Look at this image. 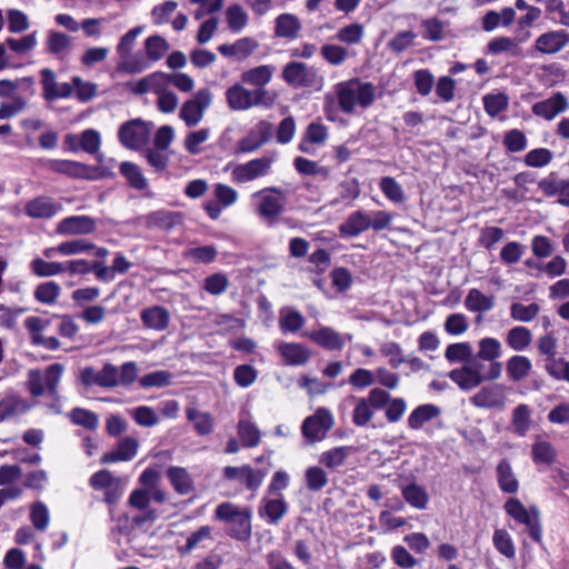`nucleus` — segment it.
<instances>
[{
    "label": "nucleus",
    "instance_id": "obj_1",
    "mask_svg": "<svg viewBox=\"0 0 569 569\" xmlns=\"http://www.w3.org/2000/svg\"><path fill=\"white\" fill-rule=\"evenodd\" d=\"M482 360L476 356L463 363L459 368L452 369L448 377L462 390L469 391L479 387L482 382L493 381L501 377L502 363L485 365Z\"/></svg>",
    "mask_w": 569,
    "mask_h": 569
},
{
    "label": "nucleus",
    "instance_id": "obj_2",
    "mask_svg": "<svg viewBox=\"0 0 569 569\" xmlns=\"http://www.w3.org/2000/svg\"><path fill=\"white\" fill-rule=\"evenodd\" d=\"M340 110L346 114H352L356 107L369 108L376 99V87L371 82H363L359 78H352L335 86Z\"/></svg>",
    "mask_w": 569,
    "mask_h": 569
},
{
    "label": "nucleus",
    "instance_id": "obj_3",
    "mask_svg": "<svg viewBox=\"0 0 569 569\" xmlns=\"http://www.w3.org/2000/svg\"><path fill=\"white\" fill-rule=\"evenodd\" d=\"M214 517L228 525L227 535L232 539L241 542L250 540L252 512L249 508L241 509L231 502H223L217 506Z\"/></svg>",
    "mask_w": 569,
    "mask_h": 569
},
{
    "label": "nucleus",
    "instance_id": "obj_4",
    "mask_svg": "<svg viewBox=\"0 0 569 569\" xmlns=\"http://www.w3.org/2000/svg\"><path fill=\"white\" fill-rule=\"evenodd\" d=\"M278 98L270 90H249L240 83H234L226 90V100L230 110L243 111L252 107L271 108Z\"/></svg>",
    "mask_w": 569,
    "mask_h": 569
},
{
    "label": "nucleus",
    "instance_id": "obj_5",
    "mask_svg": "<svg viewBox=\"0 0 569 569\" xmlns=\"http://www.w3.org/2000/svg\"><path fill=\"white\" fill-rule=\"evenodd\" d=\"M254 211L259 218L273 227L287 206V196L280 188L267 187L252 194Z\"/></svg>",
    "mask_w": 569,
    "mask_h": 569
},
{
    "label": "nucleus",
    "instance_id": "obj_6",
    "mask_svg": "<svg viewBox=\"0 0 569 569\" xmlns=\"http://www.w3.org/2000/svg\"><path fill=\"white\" fill-rule=\"evenodd\" d=\"M63 369V365L57 362L47 367L44 375L40 369L29 370L28 380L26 382L29 392L33 397H41L47 390L48 395L54 401H59L60 396L58 392V386L61 380Z\"/></svg>",
    "mask_w": 569,
    "mask_h": 569
},
{
    "label": "nucleus",
    "instance_id": "obj_7",
    "mask_svg": "<svg viewBox=\"0 0 569 569\" xmlns=\"http://www.w3.org/2000/svg\"><path fill=\"white\" fill-rule=\"evenodd\" d=\"M505 511L515 521L526 526L529 537L536 541H541L540 513L536 506L527 509L517 498H510L505 502Z\"/></svg>",
    "mask_w": 569,
    "mask_h": 569
},
{
    "label": "nucleus",
    "instance_id": "obj_8",
    "mask_svg": "<svg viewBox=\"0 0 569 569\" xmlns=\"http://www.w3.org/2000/svg\"><path fill=\"white\" fill-rule=\"evenodd\" d=\"M211 101L212 93L208 88L198 90L192 99L187 100L180 109V118L184 121L186 126H197L201 121L204 110L211 104Z\"/></svg>",
    "mask_w": 569,
    "mask_h": 569
},
{
    "label": "nucleus",
    "instance_id": "obj_9",
    "mask_svg": "<svg viewBox=\"0 0 569 569\" xmlns=\"http://www.w3.org/2000/svg\"><path fill=\"white\" fill-rule=\"evenodd\" d=\"M150 129L147 122L141 119H133L124 122L118 132L120 142L128 149L138 150L147 144Z\"/></svg>",
    "mask_w": 569,
    "mask_h": 569
},
{
    "label": "nucleus",
    "instance_id": "obj_10",
    "mask_svg": "<svg viewBox=\"0 0 569 569\" xmlns=\"http://www.w3.org/2000/svg\"><path fill=\"white\" fill-rule=\"evenodd\" d=\"M333 426L332 415L328 409L320 408L315 415L305 419L301 432L309 442L322 440Z\"/></svg>",
    "mask_w": 569,
    "mask_h": 569
},
{
    "label": "nucleus",
    "instance_id": "obj_11",
    "mask_svg": "<svg viewBox=\"0 0 569 569\" xmlns=\"http://www.w3.org/2000/svg\"><path fill=\"white\" fill-rule=\"evenodd\" d=\"M142 31L143 27L137 26L120 38V41L117 46V52L121 58V61L117 66V69L119 71H123L127 73H137L142 71V68L138 63H133L128 60L131 54L132 48L136 43V40Z\"/></svg>",
    "mask_w": 569,
    "mask_h": 569
},
{
    "label": "nucleus",
    "instance_id": "obj_12",
    "mask_svg": "<svg viewBox=\"0 0 569 569\" xmlns=\"http://www.w3.org/2000/svg\"><path fill=\"white\" fill-rule=\"evenodd\" d=\"M282 79L293 88H305L313 86L317 73L303 62L291 61L283 67Z\"/></svg>",
    "mask_w": 569,
    "mask_h": 569
},
{
    "label": "nucleus",
    "instance_id": "obj_13",
    "mask_svg": "<svg viewBox=\"0 0 569 569\" xmlns=\"http://www.w3.org/2000/svg\"><path fill=\"white\" fill-rule=\"evenodd\" d=\"M97 230V220L89 216H70L63 218L56 227L60 236H87Z\"/></svg>",
    "mask_w": 569,
    "mask_h": 569
},
{
    "label": "nucleus",
    "instance_id": "obj_14",
    "mask_svg": "<svg viewBox=\"0 0 569 569\" xmlns=\"http://www.w3.org/2000/svg\"><path fill=\"white\" fill-rule=\"evenodd\" d=\"M273 161L274 153L250 160L244 164H239L233 169V178L239 182L252 181L259 177L266 176Z\"/></svg>",
    "mask_w": 569,
    "mask_h": 569
},
{
    "label": "nucleus",
    "instance_id": "obj_15",
    "mask_svg": "<svg viewBox=\"0 0 569 569\" xmlns=\"http://www.w3.org/2000/svg\"><path fill=\"white\" fill-rule=\"evenodd\" d=\"M529 37V31H527L520 39L505 36L496 37L488 42L486 47V53L500 54L505 52L513 58L523 57V51L522 48L520 47V43L522 41H526Z\"/></svg>",
    "mask_w": 569,
    "mask_h": 569
},
{
    "label": "nucleus",
    "instance_id": "obj_16",
    "mask_svg": "<svg viewBox=\"0 0 569 569\" xmlns=\"http://www.w3.org/2000/svg\"><path fill=\"white\" fill-rule=\"evenodd\" d=\"M470 402L477 408H502L506 402L503 387L501 385L485 386L470 398Z\"/></svg>",
    "mask_w": 569,
    "mask_h": 569
},
{
    "label": "nucleus",
    "instance_id": "obj_17",
    "mask_svg": "<svg viewBox=\"0 0 569 569\" xmlns=\"http://www.w3.org/2000/svg\"><path fill=\"white\" fill-rule=\"evenodd\" d=\"M568 109V100L561 92L553 93L550 98L538 101L531 107L535 116L546 120H552L557 114Z\"/></svg>",
    "mask_w": 569,
    "mask_h": 569
},
{
    "label": "nucleus",
    "instance_id": "obj_18",
    "mask_svg": "<svg viewBox=\"0 0 569 569\" xmlns=\"http://www.w3.org/2000/svg\"><path fill=\"white\" fill-rule=\"evenodd\" d=\"M569 43V33L565 30L548 31L540 34L535 42L537 51L543 54H555Z\"/></svg>",
    "mask_w": 569,
    "mask_h": 569
},
{
    "label": "nucleus",
    "instance_id": "obj_19",
    "mask_svg": "<svg viewBox=\"0 0 569 569\" xmlns=\"http://www.w3.org/2000/svg\"><path fill=\"white\" fill-rule=\"evenodd\" d=\"M50 169L57 173L77 179H93L97 168L72 160H52Z\"/></svg>",
    "mask_w": 569,
    "mask_h": 569
},
{
    "label": "nucleus",
    "instance_id": "obj_20",
    "mask_svg": "<svg viewBox=\"0 0 569 569\" xmlns=\"http://www.w3.org/2000/svg\"><path fill=\"white\" fill-rule=\"evenodd\" d=\"M226 480H236L243 483L247 489L256 490L262 482L263 475L256 472L249 465L241 467L228 466L222 471Z\"/></svg>",
    "mask_w": 569,
    "mask_h": 569
},
{
    "label": "nucleus",
    "instance_id": "obj_21",
    "mask_svg": "<svg viewBox=\"0 0 569 569\" xmlns=\"http://www.w3.org/2000/svg\"><path fill=\"white\" fill-rule=\"evenodd\" d=\"M42 76V87H43V97L47 101H53L59 98H68L73 92V86L70 83H58L56 81L54 72L49 69L41 70Z\"/></svg>",
    "mask_w": 569,
    "mask_h": 569
},
{
    "label": "nucleus",
    "instance_id": "obj_22",
    "mask_svg": "<svg viewBox=\"0 0 569 569\" xmlns=\"http://www.w3.org/2000/svg\"><path fill=\"white\" fill-rule=\"evenodd\" d=\"M139 441L132 437H123L117 443V447L106 452L100 462L102 465L114 463L119 461H130L137 455Z\"/></svg>",
    "mask_w": 569,
    "mask_h": 569
},
{
    "label": "nucleus",
    "instance_id": "obj_23",
    "mask_svg": "<svg viewBox=\"0 0 569 569\" xmlns=\"http://www.w3.org/2000/svg\"><path fill=\"white\" fill-rule=\"evenodd\" d=\"M303 336H308L310 340L327 350H341L346 339L351 340L350 335L342 336L329 327H322L311 333H303Z\"/></svg>",
    "mask_w": 569,
    "mask_h": 569
},
{
    "label": "nucleus",
    "instance_id": "obj_24",
    "mask_svg": "<svg viewBox=\"0 0 569 569\" xmlns=\"http://www.w3.org/2000/svg\"><path fill=\"white\" fill-rule=\"evenodd\" d=\"M61 209V203L44 196L37 197L26 204V213L34 219H50Z\"/></svg>",
    "mask_w": 569,
    "mask_h": 569
},
{
    "label": "nucleus",
    "instance_id": "obj_25",
    "mask_svg": "<svg viewBox=\"0 0 569 569\" xmlns=\"http://www.w3.org/2000/svg\"><path fill=\"white\" fill-rule=\"evenodd\" d=\"M371 218L365 211L358 210L348 216L339 226L341 237H357L370 228Z\"/></svg>",
    "mask_w": 569,
    "mask_h": 569
},
{
    "label": "nucleus",
    "instance_id": "obj_26",
    "mask_svg": "<svg viewBox=\"0 0 569 569\" xmlns=\"http://www.w3.org/2000/svg\"><path fill=\"white\" fill-rule=\"evenodd\" d=\"M258 511L269 523L277 525L287 513L288 505L282 495L278 498H263Z\"/></svg>",
    "mask_w": 569,
    "mask_h": 569
},
{
    "label": "nucleus",
    "instance_id": "obj_27",
    "mask_svg": "<svg viewBox=\"0 0 569 569\" xmlns=\"http://www.w3.org/2000/svg\"><path fill=\"white\" fill-rule=\"evenodd\" d=\"M274 69L269 64L258 66L243 71L240 74V80L244 84L254 87L253 90H267L266 86L271 81Z\"/></svg>",
    "mask_w": 569,
    "mask_h": 569
},
{
    "label": "nucleus",
    "instance_id": "obj_28",
    "mask_svg": "<svg viewBox=\"0 0 569 569\" xmlns=\"http://www.w3.org/2000/svg\"><path fill=\"white\" fill-rule=\"evenodd\" d=\"M259 43L253 38H241L232 44L223 43L218 47V51L226 58L246 59L253 53Z\"/></svg>",
    "mask_w": 569,
    "mask_h": 569
},
{
    "label": "nucleus",
    "instance_id": "obj_29",
    "mask_svg": "<svg viewBox=\"0 0 569 569\" xmlns=\"http://www.w3.org/2000/svg\"><path fill=\"white\" fill-rule=\"evenodd\" d=\"M140 318L146 328L157 331L166 330L170 322V313L162 306H152L143 309Z\"/></svg>",
    "mask_w": 569,
    "mask_h": 569
},
{
    "label": "nucleus",
    "instance_id": "obj_30",
    "mask_svg": "<svg viewBox=\"0 0 569 569\" xmlns=\"http://www.w3.org/2000/svg\"><path fill=\"white\" fill-rule=\"evenodd\" d=\"M278 351L289 366L305 365L311 357L310 350L301 343L281 342Z\"/></svg>",
    "mask_w": 569,
    "mask_h": 569
},
{
    "label": "nucleus",
    "instance_id": "obj_31",
    "mask_svg": "<svg viewBox=\"0 0 569 569\" xmlns=\"http://www.w3.org/2000/svg\"><path fill=\"white\" fill-rule=\"evenodd\" d=\"M182 222L180 212L159 210L151 212L146 218L148 228H159L161 230H171Z\"/></svg>",
    "mask_w": 569,
    "mask_h": 569
},
{
    "label": "nucleus",
    "instance_id": "obj_32",
    "mask_svg": "<svg viewBox=\"0 0 569 569\" xmlns=\"http://www.w3.org/2000/svg\"><path fill=\"white\" fill-rule=\"evenodd\" d=\"M167 477L179 495H189L193 491V480L190 473L181 467H169Z\"/></svg>",
    "mask_w": 569,
    "mask_h": 569
},
{
    "label": "nucleus",
    "instance_id": "obj_33",
    "mask_svg": "<svg viewBox=\"0 0 569 569\" xmlns=\"http://www.w3.org/2000/svg\"><path fill=\"white\" fill-rule=\"evenodd\" d=\"M300 30V20L295 14L282 13L276 19L274 33L277 37L296 39Z\"/></svg>",
    "mask_w": 569,
    "mask_h": 569
},
{
    "label": "nucleus",
    "instance_id": "obj_34",
    "mask_svg": "<svg viewBox=\"0 0 569 569\" xmlns=\"http://www.w3.org/2000/svg\"><path fill=\"white\" fill-rule=\"evenodd\" d=\"M497 480L499 488L506 493H516L519 489V482L507 459H502L497 466Z\"/></svg>",
    "mask_w": 569,
    "mask_h": 569
},
{
    "label": "nucleus",
    "instance_id": "obj_35",
    "mask_svg": "<svg viewBox=\"0 0 569 569\" xmlns=\"http://www.w3.org/2000/svg\"><path fill=\"white\" fill-rule=\"evenodd\" d=\"M440 415V409L436 405L427 403L418 406L408 418V426L413 430L422 428V426L437 418Z\"/></svg>",
    "mask_w": 569,
    "mask_h": 569
},
{
    "label": "nucleus",
    "instance_id": "obj_36",
    "mask_svg": "<svg viewBox=\"0 0 569 569\" xmlns=\"http://www.w3.org/2000/svg\"><path fill=\"white\" fill-rule=\"evenodd\" d=\"M186 413L187 419L193 423V428L198 435L207 436L213 431L214 420L209 412L199 411L196 408H188Z\"/></svg>",
    "mask_w": 569,
    "mask_h": 569
},
{
    "label": "nucleus",
    "instance_id": "obj_37",
    "mask_svg": "<svg viewBox=\"0 0 569 569\" xmlns=\"http://www.w3.org/2000/svg\"><path fill=\"white\" fill-rule=\"evenodd\" d=\"M403 499L413 508L423 510L427 508L429 496L426 489L418 486L416 482H411L408 486L401 488Z\"/></svg>",
    "mask_w": 569,
    "mask_h": 569
},
{
    "label": "nucleus",
    "instance_id": "obj_38",
    "mask_svg": "<svg viewBox=\"0 0 569 569\" xmlns=\"http://www.w3.org/2000/svg\"><path fill=\"white\" fill-rule=\"evenodd\" d=\"M532 365L529 358L525 356H512L506 365L508 377L512 381L525 379L531 371Z\"/></svg>",
    "mask_w": 569,
    "mask_h": 569
},
{
    "label": "nucleus",
    "instance_id": "obj_39",
    "mask_svg": "<svg viewBox=\"0 0 569 569\" xmlns=\"http://www.w3.org/2000/svg\"><path fill=\"white\" fill-rule=\"evenodd\" d=\"M352 451V447H335L323 451L319 457V462L328 469L335 470L345 465L347 457Z\"/></svg>",
    "mask_w": 569,
    "mask_h": 569
},
{
    "label": "nucleus",
    "instance_id": "obj_40",
    "mask_svg": "<svg viewBox=\"0 0 569 569\" xmlns=\"http://www.w3.org/2000/svg\"><path fill=\"white\" fill-rule=\"evenodd\" d=\"M478 352L476 357L487 360L490 363H501L498 359L501 357V343L496 338H483L478 342Z\"/></svg>",
    "mask_w": 569,
    "mask_h": 569
},
{
    "label": "nucleus",
    "instance_id": "obj_41",
    "mask_svg": "<svg viewBox=\"0 0 569 569\" xmlns=\"http://www.w3.org/2000/svg\"><path fill=\"white\" fill-rule=\"evenodd\" d=\"M120 172L127 179L129 186L136 190H144L148 181L141 169L133 162L124 161L120 164Z\"/></svg>",
    "mask_w": 569,
    "mask_h": 569
},
{
    "label": "nucleus",
    "instance_id": "obj_42",
    "mask_svg": "<svg viewBox=\"0 0 569 569\" xmlns=\"http://www.w3.org/2000/svg\"><path fill=\"white\" fill-rule=\"evenodd\" d=\"M466 308L472 312H485L492 309L495 298L483 295L480 290L473 288L468 292L465 300Z\"/></svg>",
    "mask_w": 569,
    "mask_h": 569
},
{
    "label": "nucleus",
    "instance_id": "obj_43",
    "mask_svg": "<svg viewBox=\"0 0 569 569\" xmlns=\"http://www.w3.org/2000/svg\"><path fill=\"white\" fill-rule=\"evenodd\" d=\"M69 419L76 426H80L87 430H96L99 426V417L91 410L80 407L73 408L68 413Z\"/></svg>",
    "mask_w": 569,
    "mask_h": 569
},
{
    "label": "nucleus",
    "instance_id": "obj_44",
    "mask_svg": "<svg viewBox=\"0 0 569 569\" xmlns=\"http://www.w3.org/2000/svg\"><path fill=\"white\" fill-rule=\"evenodd\" d=\"M61 293V287L54 281L38 284L34 289V299L42 305H54Z\"/></svg>",
    "mask_w": 569,
    "mask_h": 569
},
{
    "label": "nucleus",
    "instance_id": "obj_45",
    "mask_svg": "<svg viewBox=\"0 0 569 569\" xmlns=\"http://www.w3.org/2000/svg\"><path fill=\"white\" fill-rule=\"evenodd\" d=\"M532 460L537 465H552L557 458V451L549 441H536L531 448Z\"/></svg>",
    "mask_w": 569,
    "mask_h": 569
},
{
    "label": "nucleus",
    "instance_id": "obj_46",
    "mask_svg": "<svg viewBox=\"0 0 569 569\" xmlns=\"http://www.w3.org/2000/svg\"><path fill=\"white\" fill-rule=\"evenodd\" d=\"M306 487L311 492L321 491L329 482L327 472L319 466H312L305 471Z\"/></svg>",
    "mask_w": 569,
    "mask_h": 569
},
{
    "label": "nucleus",
    "instance_id": "obj_47",
    "mask_svg": "<svg viewBox=\"0 0 569 569\" xmlns=\"http://www.w3.org/2000/svg\"><path fill=\"white\" fill-rule=\"evenodd\" d=\"M29 406L18 396L10 395L0 400V421L13 415L28 411Z\"/></svg>",
    "mask_w": 569,
    "mask_h": 569
},
{
    "label": "nucleus",
    "instance_id": "obj_48",
    "mask_svg": "<svg viewBox=\"0 0 569 569\" xmlns=\"http://www.w3.org/2000/svg\"><path fill=\"white\" fill-rule=\"evenodd\" d=\"M211 527L209 526H201L198 530L190 533V536L187 538V541L183 546H179L177 548V551L180 556H187L189 555L193 549L199 547L201 542L204 540L212 539L211 537Z\"/></svg>",
    "mask_w": 569,
    "mask_h": 569
},
{
    "label": "nucleus",
    "instance_id": "obj_49",
    "mask_svg": "<svg viewBox=\"0 0 569 569\" xmlns=\"http://www.w3.org/2000/svg\"><path fill=\"white\" fill-rule=\"evenodd\" d=\"M303 316L291 309H282L280 311L279 327L283 332H297L305 326Z\"/></svg>",
    "mask_w": 569,
    "mask_h": 569
},
{
    "label": "nucleus",
    "instance_id": "obj_50",
    "mask_svg": "<svg viewBox=\"0 0 569 569\" xmlns=\"http://www.w3.org/2000/svg\"><path fill=\"white\" fill-rule=\"evenodd\" d=\"M473 356L472 347L469 342H457L451 343L445 351V358L451 362H463L467 363Z\"/></svg>",
    "mask_w": 569,
    "mask_h": 569
},
{
    "label": "nucleus",
    "instance_id": "obj_51",
    "mask_svg": "<svg viewBox=\"0 0 569 569\" xmlns=\"http://www.w3.org/2000/svg\"><path fill=\"white\" fill-rule=\"evenodd\" d=\"M226 20L232 32H240L248 24L249 16L240 4H232L226 11Z\"/></svg>",
    "mask_w": 569,
    "mask_h": 569
},
{
    "label": "nucleus",
    "instance_id": "obj_52",
    "mask_svg": "<svg viewBox=\"0 0 569 569\" xmlns=\"http://www.w3.org/2000/svg\"><path fill=\"white\" fill-rule=\"evenodd\" d=\"M146 53L152 61H158L169 51V42L161 36L154 34L146 39Z\"/></svg>",
    "mask_w": 569,
    "mask_h": 569
},
{
    "label": "nucleus",
    "instance_id": "obj_53",
    "mask_svg": "<svg viewBox=\"0 0 569 569\" xmlns=\"http://www.w3.org/2000/svg\"><path fill=\"white\" fill-rule=\"evenodd\" d=\"M512 427L515 433L523 437L530 428V409L527 405H518L512 411Z\"/></svg>",
    "mask_w": 569,
    "mask_h": 569
},
{
    "label": "nucleus",
    "instance_id": "obj_54",
    "mask_svg": "<svg viewBox=\"0 0 569 569\" xmlns=\"http://www.w3.org/2000/svg\"><path fill=\"white\" fill-rule=\"evenodd\" d=\"M30 268L38 277H52L64 272L62 262L46 261L41 258L33 259Z\"/></svg>",
    "mask_w": 569,
    "mask_h": 569
},
{
    "label": "nucleus",
    "instance_id": "obj_55",
    "mask_svg": "<svg viewBox=\"0 0 569 569\" xmlns=\"http://www.w3.org/2000/svg\"><path fill=\"white\" fill-rule=\"evenodd\" d=\"M531 332L526 327H515L507 335V343L516 351L525 350L531 342Z\"/></svg>",
    "mask_w": 569,
    "mask_h": 569
},
{
    "label": "nucleus",
    "instance_id": "obj_56",
    "mask_svg": "<svg viewBox=\"0 0 569 569\" xmlns=\"http://www.w3.org/2000/svg\"><path fill=\"white\" fill-rule=\"evenodd\" d=\"M70 44L71 40L69 36L54 30H50L48 32L47 50L49 53L53 56H61L68 51Z\"/></svg>",
    "mask_w": 569,
    "mask_h": 569
},
{
    "label": "nucleus",
    "instance_id": "obj_57",
    "mask_svg": "<svg viewBox=\"0 0 569 569\" xmlns=\"http://www.w3.org/2000/svg\"><path fill=\"white\" fill-rule=\"evenodd\" d=\"M492 542L495 548L508 559L516 556V549L510 535L505 529H497L493 532Z\"/></svg>",
    "mask_w": 569,
    "mask_h": 569
},
{
    "label": "nucleus",
    "instance_id": "obj_58",
    "mask_svg": "<svg viewBox=\"0 0 569 569\" xmlns=\"http://www.w3.org/2000/svg\"><path fill=\"white\" fill-rule=\"evenodd\" d=\"M172 373L167 370L152 371L140 378L139 383L142 388H162L171 385Z\"/></svg>",
    "mask_w": 569,
    "mask_h": 569
},
{
    "label": "nucleus",
    "instance_id": "obj_59",
    "mask_svg": "<svg viewBox=\"0 0 569 569\" xmlns=\"http://www.w3.org/2000/svg\"><path fill=\"white\" fill-rule=\"evenodd\" d=\"M379 187L382 193L392 202L401 203L405 201L402 187L392 177L380 179Z\"/></svg>",
    "mask_w": 569,
    "mask_h": 569
},
{
    "label": "nucleus",
    "instance_id": "obj_60",
    "mask_svg": "<svg viewBox=\"0 0 569 569\" xmlns=\"http://www.w3.org/2000/svg\"><path fill=\"white\" fill-rule=\"evenodd\" d=\"M365 34L363 26L360 23H351L346 26L336 34V38L343 43L347 44H357L360 43Z\"/></svg>",
    "mask_w": 569,
    "mask_h": 569
},
{
    "label": "nucleus",
    "instance_id": "obj_61",
    "mask_svg": "<svg viewBox=\"0 0 569 569\" xmlns=\"http://www.w3.org/2000/svg\"><path fill=\"white\" fill-rule=\"evenodd\" d=\"M508 106L509 99L505 93L487 94L483 97L485 110L491 117H496L507 110Z\"/></svg>",
    "mask_w": 569,
    "mask_h": 569
},
{
    "label": "nucleus",
    "instance_id": "obj_62",
    "mask_svg": "<svg viewBox=\"0 0 569 569\" xmlns=\"http://www.w3.org/2000/svg\"><path fill=\"white\" fill-rule=\"evenodd\" d=\"M229 287V279L224 273L217 272L208 276L203 281V290L212 296H220Z\"/></svg>",
    "mask_w": 569,
    "mask_h": 569
},
{
    "label": "nucleus",
    "instance_id": "obj_63",
    "mask_svg": "<svg viewBox=\"0 0 569 569\" xmlns=\"http://www.w3.org/2000/svg\"><path fill=\"white\" fill-rule=\"evenodd\" d=\"M540 307L537 303L525 306L520 302H515L510 307L511 318L517 321L528 322L537 317Z\"/></svg>",
    "mask_w": 569,
    "mask_h": 569
},
{
    "label": "nucleus",
    "instance_id": "obj_64",
    "mask_svg": "<svg viewBox=\"0 0 569 569\" xmlns=\"http://www.w3.org/2000/svg\"><path fill=\"white\" fill-rule=\"evenodd\" d=\"M143 157L157 172H162L168 168L169 156L166 153V150L147 148L143 150Z\"/></svg>",
    "mask_w": 569,
    "mask_h": 569
}]
</instances>
